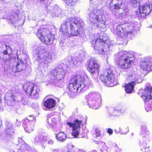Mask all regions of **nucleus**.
Listing matches in <instances>:
<instances>
[{"instance_id": "obj_1", "label": "nucleus", "mask_w": 152, "mask_h": 152, "mask_svg": "<svg viewBox=\"0 0 152 152\" xmlns=\"http://www.w3.org/2000/svg\"><path fill=\"white\" fill-rule=\"evenodd\" d=\"M92 86V82L88 77L86 72L80 70L71 79L69 88L71 91L75 93L83 92Z\"/></svg>"}, {"instance_id": "obj_2", "label": "nucleus", "mask_w": 152, "mask_h": 152, "mask_svg": "<svg viewBox=\"0 0 152 152\" xmlns=\"http://www.w3.org/2000/svg\"><path fill=\"white\" fill-rule=\"evenodd\" d=\"M134 61V53L132 52L121 51L116 56L117 66L123 70L130 68Z\"/></svg>"}, {"instance_id": "obj_3", "label": "nucleus", "mask_w": 152, "mask_h": 152, "mask_svg": "<svg viewBox=\"0 0 152 152\" xmlns=\"http://www.w3.org/2000/svg\"><path fill=\"white\" fill-rule=\"evenodd\" d=\"M139 23L137 22H132L125 23L124 25H119L114 28L113 33L122 38L130 37L133 30L139 27Z\"/></svg>"}, {"instance_id": "obj_4", "label": "nucleus", "mask_w": 152, "mask_h": 152, "mask_svg": "<svg viewBox=\"0 0 152 152\" xmlns=\"http://www.w3.org/2000/svg\"><path fill=\"white\" fill-rule=\"evenodd\" d=\"M79 23L75 18L69 19L61 26V31L65 36L69 37L79 35L77 25Z\"/></svg>"}, {"instance_id": "obj_5", "label": "nucleus", "mask_w": 152, "mask_h": 152, "mask_svg": "<svg viewBox=\"0 0 152 152\" xmlns=\"http://www.w3.org/2000/svg\"><path fill=\"white\" fill-rule=\"evenodd\" d=\"M35 52L38 55L37 60L39 66L45 70L48 68V64L52 61V53L47 51L44 48H38L36 49Z\"/></svg>"}, {"instance_id": "obj_6", "label": "nucleus", "mask_w": 152, "mask_h": 152, "mask_svg": "<svg viewBox=\"0 0 152 152\" xmlns=\"http://www.w3.org/2000/svg\"><path fill=\"white\" fill-rule=\"evenodd\" d=\"M87 14L90 21L95 26L100 28H106L105 22L103 20L100 10L91 7L88 9Z\"/></svg>"}, {"instance_id": "obj_7", "label": "nucleus", "mask_w": 152, "mask_h": 152, "mask_svg": "<svg viewBox=\"0 0 152 152\" xmlns=\"http://www.w3.org/2000/svg\"><path fill=\"white\" fill-rule=\"evenodd\" d=\"M143 79V77L137 72H134L128 74L126 80L129 83L125 86L126 92L127 93H131L133 90L134 85L141 83Z\"/></svg>"}, {"instance_id": "obj_8", "label": "nucleus", "mask_w": 152, "mask_h": 152, "mask_svg": "<svg viewBox=\"0 0 152 152\" xmlns=\"http://www.w3.org/2000/svg\"><path fill=\"white\" fill-rule=\"evenodd\" d=\"M88 99V104L89 107L97 109L102 102L100 94L98 92L92 91L86 96Z\"/></svg>"}, {"instance_id": "obj_9", "label": "nucleus", "mask_w": 152, "mask_h": 152, "mask_svg": "<svg viewBox=\"0 0 152 152\" xmlns=\"http://www.w3.org/2000/svg\"><path fill=\"white\" fill-rule=\"evenodd\" d=\"M107 41V39L104 37L102 39L101 38H98L95 41H93L92 44V46L94 47L96 52L100 55H101V56H103L105 57H107V55L108 53V52L106 50H104L103 46H107V48H109L108 44L104 42Z\"/></svg>"}, {"instance_id": "obj_10", "label": "nucleus", "mask_w": 152, "mask_h": 152, "mask_svg": "<svg viewBox=\"0 0 152 152\" xmlns=\"http://www.w3.org/2000/svg\"><path fill=\"white\" fill-rule=\"evenodd\" d=\"M36 35L42 42L46 45H50L53 43L54 40L53 36L51 34L48 28L39 29Z\"/></svg>"}, {"instance_id": "obj_11", "label": "nucleus", "mask_w": 152, "mask_h": 152, "mask_svg": "<svg viewBox=\"0 0 152 152\" xmlns=\"http://www.w3.org/2000/svg\"><path fill=\"white\" fill-rule=\"evenodd\" d=\"M67 68V66L63 64L57 66L50 74L51 75V79L58 81L62 80L65 77Z\"/></svg>"}, {"instance_id": "obj_12", "label": "nucleus", "mask_w": 152, "mask_h": 152, "mask_svg": "<svg viewBox=\"0 0 152 152\" xmlns=\"http://www.w3.org/2000/svg\"><path fill=\"white\" fill-rule=\"evenodd\" d=\"M141 97L145 101L149 102L145 106L146 110L148 112L152 110V88L151 86H147L144 89Z\"/></svg>"}, {"instance_id": "obj_13", "label": "nucleus", "mask_w": 152, "mask_h": 152, "mask_svg": "<svg viewBox=\"0 0 152 152\" xmlns=\"http://www.w3.org/2000/svg\"><path fill=\"white\" fill-rule=\"evenodd\" d=\"M23 88L26 93L34 98H39L40 89L36 85L28 82L24 86Z\"/></svg>"}, {"instance_id": "obj_14", "label": "nucleus", "mask_w": 152, "mask_h": 152, "mask_svg": "<svg viewBox=\"0 0 152 152\" xmlns=\"http://www.w3.org/2000/svg\"><path fill=\"white\" fill-rule=\"evenodd\" d=\"M99 78L102 82L107 84L113 83L116 80L113 72L110 69H107L102 72Z\"/></svg>"}, {"instance_id": "obj_15", "label": "nucleus", "mask_w": 152, "mask_h": 152, "mask_svg": "<svg viewBox=\"0 0 152 152\" xmlns=\"http://www.w3.org/2000/svg\"><path fill=\"white\" fill-rule=\"evenodd\" d=\"M6 135L5 134H0V145L7 143L13 133L14 129L12 124H7L5 128Z\"/></svg>"}, {"instance_id": "obj_16", "label": "nucleus", "mask_w": 152, "mask_h": 152, "mask_svg": "<svg viewBox=\"0 0 152 152\" xmlns=\"http://www.w3.org/2000/svg\"><path fill=\"white\" fill-rule=\"evenodd\" d=\"M140 135H145L142 138V140L140 143V147L142 148H146L147 147V143L150 141L151 138L145 124H142L141 125Z\"/></svg>"}, {"instance_id": "obj_17", "label": "nucleus", "mask_w": 152, "mask_h": 152, "mask_svg": "<svg viewBox=\"0 0 152 152\" xmlns=\"http://www.w3.org/2000/svg\"><path fill=\"white\" fill-rule=\"evenodd\" d=\"M88 67L92 77L94 79L97 78L99 74V67L95 58H92L89 61Z\"/></svg>"}, {"instance_id": "obj_18", "label": "nucleus", "mask_w": 152, "mask_h": 152, "mask_svg": "<svg viewBox=\"0 0 152 152\" xmlns=\"http://www.w3.org/2000/svg\"><path fill=\"white\" fill-rule=\"evenodd\" d=\"M140 68L141 70L150 71L152 70V59L145 58L141 62Z\"/></svg>"}, {"instance_id": "obj_19", "label": "nucleus", "mask_w": 152, "mask_h": 152, "mask_svg": "<svg viewBox=\"0 0 152 152\" xmlns=\"http://www.w3.org/2000/svg\"><path fill=\"white\" fill-rule=\"evenodd\" d=\"M139 9L140 12L139 13L143 18L148 15L151 11L149 4H144L140 6Z\"/></svg>"}, {"instance_id": "obj_20", "label": "nucleus", "mask_w": 152, "mask_h": 152, "mask_svg": "<svg viewBox=\"0 0 152 152\" xmlns=\"http://www.w3.org/2000/svg\"><path fill=\"white\" fill-rule=\"evenodd\" d=\"M110 9L113 10L114 14L117 18H122L127 13V11L121 8L120 6H116L115 8H113L112 7H110ZM125 10H126V9Z\"/></svg>"}, {"instance_id": "obj_21", "label": "nucleus", "mask_w": 152, "mask_h": 152, "mask_svg": "<svg viewBox=\"0 0 152 152\" xmlns=\"http://www.w3.org/2000/svg\"><path fill=\"white\" fill-rule=\"evenodd\" d=\"M80 124H67V126L69 127L72 132V135L75 137L79 135L80 126Z\"/></svg>"}, {"instance_id": "obj_22", "label": "nucleus", "mask_w": 152, "mask_h": 152, "mask_svg": "<svg viewBox=\"0 0 152 152\" xmlns=\"http://www.w3.org/2000/svg\"><path fill=\"white\" fill-rule=\"evenodd\" d=\"M126 110V108L124 107H123L121 109H118V110L111 108L109 111L108 116L110 117L111 116H118L120 115V113L124 114Z\"/></svg>"}, {"instance_id": "obj_23", "label": "nucleus", "mask_w": 152, "mask_h": 152, "mask_svg": "<svg viewBox=\"0 0 152 152\" xmlns=\"http://www.w3.org/2000/svg\"><path fill=\"white\" fill-rule=\"evenodd\" d=\"M26 68L25 64L22 61H18V63L16 66H14L13 68V71L16 72L21 71L24 70Z\"/></svg>"}, {"instance_id": "obj_24", "label": "nucleus", "mask_w": 152, "mask_h": 152, "mask_svg": "<svg viewBox=\"0 0 152 152\" xmlns=\"http://www.w3.org/2000/svg\"><path fill=\"white\" fill-rule=\"evenodd\" d=\"M56 104V101L52 98L48 99L44 102L45 106L50 110L54 107Z\"/></svg>"}, {"instance_id": "obj_25", "label": "nucleus", "mask_w": 152, "mask_h": 152, "mask_svg": "<svg viewBox=\"0 0 152 152\" xmlns=\"http://www.w3.org/2000/svg\"><path fill=\"white\" fill-rule=\"evenodd\" d=\"M87 117L85 115L81 116L79 118L75 119L74 120V124H86V122Z\"/></svg>"}, {"instance_id": "obj_26", "label": "nucleus", "mask_w": 152, "mask_h": 152, "mask_svg": "<svg viewBox=\"0 0 152 152\" xmlns=\"http://www.w3.org/2000/svg\"><path fill=\"white\" fill-rule=\"evenodd\" d=\"M64 10H62L58 7H55L53 9V13L55 16L60 17L64 15Z\"/></svg>"}, {"instance_id": "obj_27", "label": "nucleus", "mask_w": 152, "mask_h": 152, "mask_svg": "<svg viewBox=\"0 0 152 152\" xmlns=\"http://www.w3.org/2000/svg\"><path fill=\"white\" fill-rule=\"evenodd\" d=\"M66 137V135L64 132H61L56 134V138L57 140L61 142H63L64 141Z\"/></svg>"}, {"instance_id": "obj_28", "label": "nucleus", "mask_w": 152, "mask_h": 152, "mask_svg": "<svg viewBox=\"0 0 152 152\" xmlns=\"http://www.w3.org/2000/svg\"><path fill=\"white\" fill-rule=\"evenodd\" d=\"M58 124H48L47 126L48 127L52 129L53 131L57 132L59 131L61 128L63 127V126H59Z\"/></svg>"}, {"instance_id": "obj_29", "label": "nucleus", "mask_w": 152, "mask_h": 152, "mask_svg": "<svg viewBox=\"0 0 152 152\" xmlns=\"http://www.w3.org/2000/svg\"><path fill=\"white\" fill-rule=\"evenodd\" d=\"M26 132L28 133H30L34 129V124H24L23 125Z\"/></svg>"}, {"instance_id": "obj_30", "label": "nucleus", "mask_w": 152, "mask_h": 152, "mask_svg": "<svg viewBox=\"0 0 152 152\" xmlns=\"http://www.w3.org/2000/svg\"><path fill=\"white\" fill-rule=\"evenodd\" d=\"M35 121L36 119L34 117L29 116L26 119H23L22 123L23 124H25V123H34L35 122Z\"/></svg>"}, {"instance_id": "obj_31", "label": "nucleus", "mask_w": 152, "mask_h": 152, "mask_svg": "<svg viewBox=\"0 0 152 152\" xmlns=\"http://www.w3.org/2000/svg\"><path fill=\"white\" fill-rule=\"evenodd\" d=\"M103 131L102 128L99 127H96L95 129V134L97 137H100L102 136Z\"/></svg>"}, {"instance_id": "obj_32", "label": "nucleus", "mask_w": 152, "mask_h": 152, "mask_svg": "<svg viewBox=\"0 0 152 152\" xmlns=\"http://www.w3.org/2000/svg\"><path fill=\"white\" fill-rule=\"evenodd\" d=\"M65 1L66 4L69 6L75 5L78 1V0H63Z\"/></svg>"}, {"instance_id": "obj_33", "label": "nucleus", "mask_w": 152, "mask_h": 152, "mask_svg": "<svg viewBox=\"0 0 152 152\" xmlns=\"http://www.w3.org/2000/svg\"><path fill=\"white\" fill-rule=\"evenodd\" d=\"M44 137L41 134H38L36 136L35 138V141L36 142H42H42H44Z\"/></svg>"}, {"instance_id": "obj_34", "label": "nucleus", "mask_w": 152, "mask_h": 152, "mask_svg": "<svg viewBox=\"0 0 152 152\" xmlns=\"http://www.w3.org/2000/svg\"><path fill=\"white\" fill-rule=\"evenodd\" d=\"M28 101V97L26 95H23L21 97V99L20 101L21 103L24 104H26Z\"/></svg>"}, {"instance_id": "obj_35", "label": "nucleus", "mask_w": 152, "mask_h": 152, "mask_svg": "<svg viewBox=\"0 0 152 152\" xmlns=\"http://www.w3.org/2000/svg\"><path fill=\"white\" fill-rule=\"evenodd\" d=\"M119 131H120L118 132H120L121 134H124L128 132L129 129L128 127H123L122 128H120Z\"/></svg>"}, {"instance_id": "obj_36", "label": "nucleus", "mask_w": 152, "mask_h": 152, "mask_svg": "<svg viewBox=\"0 0 152 152\" xmlns=\"http://www.w3.org/2000/svg\"><path fill=\"white\" fill-rule=\"evenodd\" d=\"M102 148H101L100 150L102 152H110V151L105 145L104 142L102 143Z\"/></svg>"}, {"instance_id": "obj_37", "label": "nucleus", "mask_w": 152, "mask_h": 152, "mask_svg": "<svg viewBox=\"0 0 152 152\" xmlns=\"http://www.w3.org/2000/svg\"><path fill=\"white\" fill-rule=\"evenodd\" d=\"M53 113H52L48 115L47 122L48 123V124H50L51 123H55V122L53 121V120H55L54 118H51V117L53 116Z\"/></svg>"}, {"instance_id": "obj_38", "label": "nucleus", "mask_w": 152, "mask_h": 152, "mask_svg": "<svg viewBox=\"0 0 152 152\" xmlns=\"http://www.w3.org/2000/svg\"><path fill=\"white\" fill-rule=\"evenodd\" d=\"M44 142L42 143H45V142H47L48 144L53 145L54 143V141L51 140H48L47 137H44L43 138Z\"/></svg>"}, {"instance_id": "obj_39", "label": "nucleus", "mask_w": 152, "mask_h": 152, "mask_svg": "<svg viewBox=\"0 0 152 152\" xmlns=\"http://www.w3.org/2000/svg\"><path fill=\"white\" fill-rule=\"evenodd\" d=\"M121 0H112L111 2V3L113 4L114 8H115L116 6H120V4H119V1Z\"/></svg>"}, {"instance_id": "obj_40", "label": "nucleus", "mask_w": 152, "mask_h": 152, "mask_svg": "<svg viewBox=\"0 0 152 152\" xmlns=\"http://www.w3.org/2000/svg\"><path fill=\"white\" fill-rule=\"evenodd\" d=\"M72 62L75 67H77L78 64H79V62L78 61V59L76 58H74L72 60Z\"/></svg>"}, {"instance_id": "obj_41", "label": "nucleus", "mask_w": 152, "mask_h": 152, "mask_svg": "<svg viewBox=\"0 0 152 152\" xmlns=\"http://www.w3.org/2000/svg\"><path fill=\"white\" fill-rule=\"evenodd\" d=\"M147 147L146 148H140L141 150H142L143 152H152V150H151V149H149V146L148 144L147 143Z\"/></svg>"}, {"instance_id": "obj_42", "label": "nucleus", "mask_w": 152, "mask_h": 152, "mask_svg": "<svg viewBox=\"0 0 152 152\" xmlns=\"http://www.w3.org/2000/svg\"><path fill=\"white\" fill-rule=\"evenodd\" d=\"M10 20L11 21L12 23H13L15 22L16 18L14 16L11 15L10 17Z\"/></svg>"}, {"instance_id": "obj_43", "label": "nucleus", "mask_w": 152, "mask_h": 152, "mask_svg": "<svg viewBox=\"0 0 152 152\" xmlns=\"http://www.w3.org/2000/svg\"><path fill=\"white\" fill-rule=\"evenodd\" d=\"M4 45L6 47V50H8L9 48H10L11 49L10 47L11 46V45L9 43H7V42H6L5 43Z\"/></svg>"}, {"instance_id": "obj_44", "label": "nucleus", "mask_w": 152, "mask_h": 152, "mask_svg": "<svg viewBox=\"0 0 152 152\" xmlns=\"http://www.w3.org/2000/svg\"><path fill=\"white\" fill-rule=\"evenodd\" d=\"M107 133L110 134V135H111L113 133V130L110 128H108L107 129Z\"/></svg>"}, {"instance_id": "obj_45", "label": "nucleus", "mask_w": 152, "mask_h": 152, "mask_svg": "<svg viewBox=\"0 0 152 152\" xmlns=\"http://www.w3.org/2000/svg\"><path fill=\"white\" fill-rule=\"evenodd\" d=\"M116 44L115 43V42L113 40H111L110 41V45H114Z\"/></svg>"}, {"instance_id": "obj_46", "label": "nucleus", "mask_w": 152, "mask_h": 152, "mask_svg": "<svg viewBox=\"0 0 152 152\" xmlns=\"http://www.w3.org/2000/svg\"><path fill=\"white\" fill-rule=\"evenodd\" d=\"M131 3L134 4H136L137 3V0H131Z\"/></svg>"}, {"instance_id": "obj_47", "label": "nucleus", "mask_w": 152, "mask_h": 152, "mask_svg": "<svg viewBox=\"0 0 152 152\" xmlns=\"http://www.w3.org/2000/svg\"><path fill=\"white\" fill-rule=\"evenodd\" d=\"M3 53L4 55H7L8 54V51L7 50H5L3 51Z\"/></svg>"}, {"instance_id": "obj_48", "label": "nucleus", "mask_w": 152, "mask_h": 152, "mask_svg": "<svg viewBox=\"0 0 152 152\" xmlns=\"http://www.w3.org/2000/svg\"><path fill=\"white\" fill-rule=\"evenodd\" d=\"M53 152H64L62 151H61L59 150H58L57 149H55L54 150Z\"/></svg>"}, {"instance_id": "obj_49", "label": "nucleus", "mask_w": 152, "mask_h": 152, "mask_svg": "<svg viewBox=\"0 0 152 152\" xmlns=\"http://www.w3.org/2000/svg\"><path fill=\"white\" fill-rule=\"evenodd\" d=\"M114 152H121V151L120 149L118 148L117 149H116L114 151Z\"/></svg>"}, {"instance_id": "obj_50", "label": "nucleus", "mask_w": 152, "mask_h": 152, "mask_svg": "<svg viewBox=\"0 0 152 152\" xmlns=\"http://www.w3.org/2000/svg\"><path fill=\"white\" fill-rule=\"evenodd\" d=\"M113 146H114V147H118V146H117V145L116 143H113Z\"/></svg>"}, {"instance_id": "obj_51", "label": "nucleus", "mask_w": 152, "mask_h": 152, "mask_svg": "<svg viewBox=\"0 0 152 152\" xmlns=\"http://www.w3.org/2000/svg\"><path fill=\"white\" fill-rule=\"evenodd\" d=\"M99 142H100V141H95V143L96 144L99 143Z\"/></svg>"}, {"instance_id": "obj_52", "label": "nucleus", "mask_w": 152, "mask_h": 152, "mask_svg": "<svg viewBox=\"0 0 152 152\" xmlns=\"http://www.w3.org/2000/svg\"><path fill=\"white\" fill-rule=\"evenodd\" d=\"M5 62H9V59H6L5 60Z\"/></svg>"}, {"instance_id": "obj_53", "label": "nucleus", "mask_w": 152, "mask_h": 152, "mask_svg": "<svg viewBox=\"0 0 152 152\" xmlns=\"http://www.w3.org/2000/svg\"><path fill=\"white\" fill-rule=\"evenodd\" d=\"M45 0H41V2H42L43 3H44Z\"/></svg>"}, {"instance_id": "obj_54", "label": "nucleus", "mask_w": 152, "mask_h": 152, "mask_svg": "<svg viewBox=\"0 0 152 152\" xmlns=\"http://www.w3.org/2000/svg\"><path fill=\"white\" fill-rule=\"evenodd\" d=\"M42 148H45V146H44V145H42Z\"/></svg>"}, {"instance_id": "obj_55", "label": "nucleus", "mask_w": 152, "mask_h": 152, "mask_svg": "<svg viewBox=\"0 0 152 152\" xmlns=\"http://www.w3.org/2000/svg\"><path fill=\"white\" fill-rule=\"evenodd\" d=\"M66 124H72V123H70V122H67Z\"/></svg>"}, {"instance_id": "obj_56", "label": "nucleus", "mask_w": 152, "mask_h": 152, "mask_svg": "<svg viewBox=\"0 0 152 152\" xmlns=\"http://www.w3.org/2000/svg\"><path fill=\"white\" fill-rule=\"evenodd\" d=\"M2 123V121H1V120L0 119V124L1 123Z\"/></svg>"}, {"instance_id": "obj_57", "label": "nucleus", "mask_w": 152, "mask_h": 152, "mask_svg": "<svg viewBox=\"0 0 152 152\" xmlns=\"http://www.w3.org/2000/svg\"><path fill=\"white\" fill-rule=\"evenodd\" d=\"M115 132H116V133H117V132H116V129H115Z\"/></svg>"}, {"instance_id": "obj_58", "label": "nucleus", "mask_w": 152, "mask_h": 152, "mask_svg": "<svg viewBox=\"0 0 152 152\" xmlns=\"http://www.w3.org/2000/svg\"><path fill=\"white\" fill-rule=\"evenodd\" d=\"M105 35V34H104V35H103V36H104Z\"/></svg>"}, {"instance_id": "obj_59", "label": "nucleus", "mask_w": 152, "mask_h": 152, "mask_svg": "<svg viewBox=\"0 0 152 152\" xmlns=\"http://www.w3.org/2000/svg\"><path fill=\"white\" fill-rule=\"evenodd\" d=\"M152 27V26L151 25L150 26V28H151Z\"/></svg>"}, {"instance_id": "obj_60", "label": "nucleus", "mask_w": 152, "mask_h": 152, "mask_svg": "<svg viewBox=\"0 0 152 152\" xmlns=\"http://www.w3.org/2000/svg\"><path fill=\"white\" fill-rule=\"evenodd\" d=\"M2 124H0V127L1 126Z\"/></svg>"}, {"instance_id": "obj_61", "label": "nucleus", "mask_w": 152, "mask_h": 152, "mask_svg": "<svg viewBox=\"0 0 152 152\" xmlns=\"http://www.w3.org/2000/svg\"><path fill=\"white\" fill-rule=\"evenodd\" d=\"M132 135H133V133H132L131 134Z\"/></svg>"}, {"instance_id": "obj_62", "label": "nucleus", "mask_w": 152, "mask_h": 152, "mask_svg": "<svg viewBox=\"0 0 152 152\" xmlns=\"http://www.w3.org/2000/svg\"><path fill=\"white\" fill-rule=\"evenodd\" d=\"M90 1H92L93 0H90Z\"/></svg>"}, {"instance_id": "obj_63", "label": "nucleus", "mask_w": 152, "mask_h": 152, "mask_svg": "<svg viewBox=\"0 0 152 152\" xmlns=\"http://www.w3.org/2000/svg\"><path fill=\"white\" fill-rule=\"evenodd\" d=\"M32 152H34V151H32Z\"/></svg>"}]
</instances>
